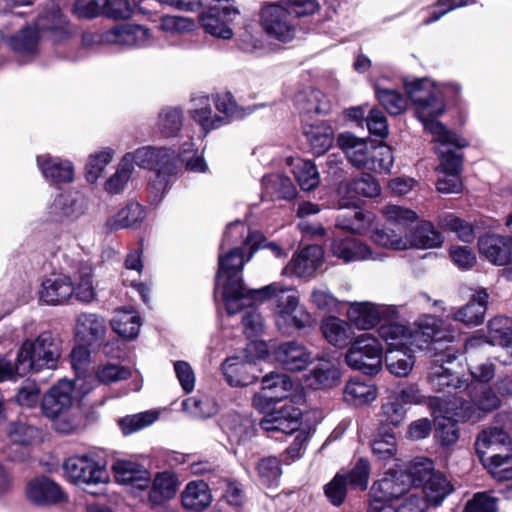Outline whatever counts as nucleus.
<instances>
[{
    "label": "nucleus",
    "mask_w": 512,
    "mask_h": 512,
    "mask_svg": "<svg viewBox=\"0 0 512 512\" xmlns=\"http://www.w3.org/2000/svg\"><path fill=\"white\" fill-rule=\"evenodd\" d=\"M84 199L80 196L58 195L48 207V220L56 223L71 222L84 214Z\"/></svg>",
    "instance_id": "obj_23"
},
{
    "label": "nucleus",
    "mask_w": 512,
    "mask_h": 512,
    "mask_svg": "<svg viewBox=\"0 0 512 512\" xmlns=\"http://www.w3.org/2000/svg\"><path fill=\"white\" fill-rule=\"evenodd\" d=\"M426 500L417 490L409 492L405 497L386 507L376 505L373 512H426Z\"/></svg>",
    "instance_id": "obj_54"
},
{
    "label": "nucleus",
    "mask_w": 512,
    "mask_h": 512,
    "mask_svg": "<svg viewBox=\"0 0 512 512\" xmlns=\"http://www.w3.org/2000/svg\"><path fill=\"white\" fill-rule=\"evenodd\" d=\"M113 152L110 149L99 151L90 155L86 164V178L90 183H94L101 176L105 167L111 162Z\"/></svg>",
    "instance_id": "obj_59"
},
{
    "label": "nucleus",
    "mask_w": 512,
    "mask_h": 512,
    "mask_svg": "<svg viewBox=\"0 0 512 512\" xmlns=\"http://www.w3.org/2000/svg\"><path fill=\"white\" fill-rule=\"evenodd\" d=\"M331 255L343 263L377 260L381 254L374 252L367 244L355 237L334 238L328 250Z\"/></svg>",
    "instance_id": "obj_15"
},
{
    "label": "nucleus",
    "mask_w": 512,
    "mask_h": 512,
    "mask_svg": "<svg viewBox=\"0 0 512 512\" xmlns=\"http://www.w3.org/2000/svg\"><path fill=\"white\" fill-rule=\"evenodd\" d=\"M380 338L388 346L387 351L421 349V343L414 330L400 323L382 324L378 329Z\"/></svg>",
    "instance_id": "obj_22"
},
{
    "label": "nucleus",
    "mask_w": 512,
    "mask_h": 512,
    "mask_svg": "<svg viewBox=\"0 0 512 512\" xmlns=\"http://www.w3.org/2000/svg\"><path fill=\"white\" fill-rule=\"evenodd\" d=\"M452 491L451 484L443 474H436L431 480L422 485V491H418L424 497L427 505H439Z\"/></svg>",
    "instance_id": "obj_51"
},
{
    "label": "nucleus",
    "mask_w": 512,
    "mask_h": 512,
    "mask_svg": "<svg viewBox=\"0 0 512 512\" xmlns=\"http://www.w3.org/2000/svg\"><path fill=\"white\" fill-rule=\"evenodd\" d=\"M437 402L439 414L436 416V435L443 445L449 446L459 438L457 422L474 418L479 409L474 403L457 396L438 399Z\"/></svg>",
    "instance_id": "obj_7"
},
{
    "label": "nucleus",
    "mask_w": 512,
    "mask_h": 512,
    "mask_svg": "<svg viewBox=\"0 0 512 512\" xmlns=\"http://www.w3.org/2000/svg\"><path fill=\"white\" fill-rule=\"evenodd\" d=\"M345 399L355 405L372 402L376 398V388L373 384L360 379H351L345 386Z\"/></svg>",
    "instance_id": "obj_53"
},
{
    "label": "nucleus",
    "mask_w": 512,
    "mask_h": 512,
    "mask_svg": "<svg viewBox=\"0 0 512 512\" xmlns=\"http://www.w3.org/2000/svg\"><path fill=\"white\" fill-rule=\"evenodd\" d=\"M441 324V320L433 315H424L417 320L415 323L417 329L414 330V334L418 335L421 348L439 333Z\"/></svg>",
    "instance_id": "obj_62"
},
{
    "label": "nucleus",
    "mask_w": 512,
    "mask_h": 512,
    "mask_svg": "<svg viewBox=\"0 0 512 512\" xmlns=\"http://www.w3.org/2000/svg\"><path fill=\"white\" fill-rule=\"evenodd\" d=\"M382 213L386 222L394 227H400L410 231V224L414 223L418 216L417 213L409 208L389 204L382 208Z\"/></svg>",
    "instance_id": "obj_55"
},
{
    "label": "nucleus",
    "mask_w": 512,
    "mask_h": 512,
    "mask_svg": "<svg viewBox=\"0 0 512 512\" xmlns=\"http://www.w3.org/2000/svg\"><path fill=\"white\" fill-rule=\"evenodd\" d=\"M76 400L74 383L61 380L54 385L42 399L44 414L53 420L56 431L64 434L72 433L79 424L75 413Z\"/></svg>",
    "instance_id": "obj_3"
},
{
    "label": "nucleus",
    "mask_w": 512,
    "mask_h": 512,
    "mask_svg": "<svg viewBox=\"0 0 512 512\" xmlns=\"http://www.w3.org/2000/svg\"><path fill=\"white\" fill-rule=\"evenodd\" d=\"M321 330L324 338L338 348L346 347L353 334L349 323L334 316L323 320Z\"/></svg>",
    "instance_id": "obj_40"
},
{
    "label": "nucleus",
    "mask_w": 512,
    "mask_h": 512,
    "mask_svg": "<svg viewBox=\"0 0 512 512\" xmlns=\"http://www.w3.org/2000/svg\"><path fill=\"white\" fill-rule=\"evenodd\" d=\"M262 185L265 192L273 198L292 200L297 196V189L291 179L281 174L265 176Z\"/></svg>",
    "instance_id": "obj_46"
},
{
    "label": "nucleus",
    "mask_w": 512,
    "mask_h": 512,
    "mask_svg": "<svg viewBox=\"0 0 512 512\" xmlns=\"http://www.w3.org/2000/svg\"><path fill=\"white\" fill-rule=\"evenodd\" d=\"M509 441L511 439L503 429L497 427L487 428L477 437L475 443L477 454H491L497 447L507 450Z\"/></svg>",
    "instance_id": "obj_45"
},
{
    "label": "nucleus",
    "mask_w": 512,
    "mask_h": 512,
    "mask_svg": "<svg viewBox=\"0 0 512 512\" xmlns=\"http://www.w3.org/2000/svg\"><path fill=\"white\" fill-rule=\"evenodd\" d=\"M158 127L166 136L175 135L182 127V113L177 108H166L159 114Z\"/></svg>",
    "instance_id": "obj_61"
},
{
    "label": "nucleus",
    "mask_w": 512,
    "mask_h": 512,
    "mask_svg": "<svg viewBox=\"0 0 512 512\" xmlns=\"http://www.w3.org/2000/svg\"><path fill=\"white\" fill-rule=\"evenodd\" d=\"M264 294L269 298L271 290H222V298L229 314H235L245 307L261 300Z\"/></svg>",
    "instance_id": "obj_41"
},
{
    "label": "nucleus",
    "mask_w": 512,
    "mask_h": 512,
    "mask_svg": "<svg viewBox=\"0 0 512 512\" xmlns=\"http://www.w3.org/2000/svg\"><path fill=\"white\" fill-rule=\"evenodd\" d=\"M371 449L377 461L388 462L395 459L398 452L395 434L384 427L379 428L371 441Z\"/></svg>",
    "instance_id": "obj_42"
},
{
    "label": "nucleus",
    "mask_w": 512,
    "mask_h": 512,
    "mask_svg": "<svg viewBox=\"0 0 512 512\" xmlns=\"http://www.w3.org/2000/svg\"><path fill=\"white\" fill-rule=\"evenodd\" d=\"M75 335L89 344L101 341L106 334L103 317L94 313H82L77 317Z\"/></svg>",
    "instance_id": "obj_31"
},
{
    "label": "nucleus",
    "mask_w": 512,
    "mask_h": 512,
    "mask_svg": "<svg viewBox=\"0 0 512 512\" xmlns=\"http://www.w3.org/2000/svg\"><path fill=\"white\" fill-rule=\"evenodd\" d=\"M482 344H484V339L482 337H471L465 343L468 370L475 388H477L475 383L487 384L495 377L496 374V365L491 359L487 358L479 361L477 358L476 349ZM485 388L488 387L485 386ZM483 389L484 387L481 388L479 394L476 392V389H474V395L480 396Z\"/></svg>",
    "instance_id": "obj_19"
},
{
    "label": "nucleus",
    "mask_w": 512,
    "mask_h": 512,
    "mask_svg": "<svg viewBox=\"0 0 512 512\" xmlns=\"http://www.w3.org/2000/svg\"><path fill=\"white\" fill-rule=\"evenodd\" d=\"M409 240L411 248H437L444 242V237L441 232L437 231L432 223L422 222L413 231L410 230Z\"/></svg>",
    "instance_id": "obj_47"
},
{
    "label": "nucleus",
    "mask_w": 512,
    "mask_h": 512,
    "mask_svg": "<svg viewBox=\"0 0 512 512\" xmlns=\"http://www.w3.org/2000/svg\"><path fill=\"white\" fill-rule=\"evenodd\" d=\"M370 159L369 170L375 172H389L394 163L392 150L385 144L373 145Z\"/></svg>",
    "instance_id": "obj_60"
},
{
    "label": "nucleus",
    "mask_w": 512,
    "mask_h": 512,
    "mask_svg": "<svg viewBox=\"0 0 512 512\" xmlns=\"http://www.w3.org/2000/svg\"><path fill=\"white\" fill-rule=\"evenodd\" d=\"M7 433L12 443L28 445L37 437L38 430L33 425L17 422L10 425Z\"/></svg>",
    "instance_id": "obj_64"
},
{
    "label": "nucleus",
    "mask_w": 512,
    "mask_h": 512,
    "mask_svg": "<svg viewBox=\"0 0 512 512\" xmlns=\"http://www.w3.org/2000/svg\"><path fill=\"white\" fill-rule=\"evenodd\" d=\"M176 153L168 148L146 146L137 149L132 155V162L142 168L164 174H174Z\"/></svg>",
    "instance_id": "obj_16"
},
{
    "label": "nucleus",
    "mask_w": 512,
    "mask_h": 512,
    "mask_svg": "<svg viewBox=\"0 0 512 512\" xmlns=\"http://www.w3.org/2000/svg\"><path fill=\"white\" fill-rule=\"evenodd\" d=\"M260 24L270 36L282 42L294 38L295 29L289 17V11L282 6L272 3L262 7Z\"/></svg>",
    "instance_id": "obj_12"
},
{
    "label": "nucleus",
    "mask_w": 512,
    "mask_h": 512,
    "mask_svg": "<svg viewBox=\"0 0 512 512\" xmlns=\"http://www.w3.org/2000/svg\"><path fill=\"white\" fill-rule=\"evenodd\" d=\"M303 130L314 155L321 156L332 146L333 130L326 123L305 124Z\"/></svg>",
    "instance_id": "obj_37"
},
{
    "label": "nucleus",
    "mask_w": 512,
    "mask_h": 512,
    "mask_svg": "<svg viewBox=\"0 0 512 512\" xmlns=\"http://www.w3.org/2000/svg\"><path fill=\"white\" fill-rule=\"evenodd\" d=\"M60 354V342L56 335L44 331L34 340L23 342L16 360L17 373L23 376L30 371L54 369Z\"/></svg>",
    "instance_id": "obj_4"
},
{
    "label": "nucleus",
    "mask_w": 512,
    "mask_h": 512,
    "mask_svg": "<svg viewBox=\"0 0 512 512\" xmlns=\"http://www.w3.org/2000/svg\"><path fill=\"white\" fill-rule=\"evenodd\" d=\"M337 143L354 167L369 169L373 149L372 143L357 138L350 133L340 134Z\"/></svg>",
    "instance_id": "obj_25"
},
{
    "label": "nucleus",
    "mask_w": 512,
    "mask_h": 512,
    "mask_svg": "<svg viewBox=\"0 0 512 512\" xmlns=\"http://www.w3.org/2000/svg\"><path fill=\"white\" fill-rule=\"evenodd\" d=\"M288 164L291 166V172L302 190L311 191L319 185V172L312 161L292 158L288 159Z\"/></svg>",
    "instance_id": "obj_43"
},
{
    "label": "nucleus",
    "mask_w": 512,
    "mask_h": 512,
    "mask_svg": "<svg viewBox=\"0 0 512 512\" xmlns=\"http://www.w3.org/2000/svg\"><path fill=\"white\" fill-rule=\"evenodd\" d=\"M484 343L500 346L512 356V319L505 316H496L488 321L487 335Z\"/></svg>",
    "instance_id": "obj_30"
},
{
    "label": "nucleus",
    "mask_w": 512,
    "mask_h": 512,
    "mask_svg": "<svg viewBox=\"0 0 512 512\" xmlns=\"http://www.w3.org/2000/svg\"><path fill=\"white\" fill-rule=\"evenodd\" d=\"M178 480L172 472H161L156 475L147 493V500L152 505H161L172 499L178 489Z\"/></svg>",
    "instance_id": "obj_36"
},
{
    "label": "nucleus",
    "mask_w": 512,
    "mask_h": 512,
    "mask_svg": "<svg viewBox=\"0 0 512 512\" xmlns=\"http://www.w3.org/2000/svg\"><path fill=\"white\" fill-rule=\"evenodd\" d=\"M37 164L43 176L52 182H71L73 180L74 168L68 160L50 155H40L37 157Z\"/></svg>",
    "instance_id": "obj_33"
},
{
    "label": "nucleus",
    "mask_w": 512,
    "mask_h": 512,
    "mask_svg": "<svg viewBox=\"0 0 512 512\" xmlns=\"http://www.w3.org/2000/svg\"><path fill=\"white\" fill-rule=\"evenodd\" d=\"M274 355L277 362L290 371H301L312 362L311 353L296 341L279 344Z\"/></svg>",
    "instance_id": "obj_24"
},
{
    "label": "nucleus",
    "mask_w": 512,
    "mask_h": 512,
    "mask_svg": "<svg viewBox=\"0 0 512 512\" xmlns=\"http://www.w3.org/2000/svg\"><path fill=\"white\" fill-rule=\"evenodd\" d=\"M375 95L379 103L391 115H399L404 112L408 106V100L398 91L385 87L380 82L374 86Z\"/></svg>",
    "instance_id": "obj_48"
},
{
    "label": "nucleus",
    "mask_w": 512,
    "mask_h": 512,
    "mask_svg": "<svg viewBox=\"0 0 512 512\" xmlns=\"http://www.w3.org/2000/svg\"><path fill=\"white\" fill-rule=\"evenodd\" d=\"M387 308L370 302L352 303L347 311L349 322L359 330L375 327L385 316Z\"/></svg>",
    "instance_id": "obj_26"
},
{
    "label": "nucleus",
    "mask_w": 512,
    "mask_h": 512,
    "mask_svg": "<svg viewBox=\"0 0 512 512\" xmlns=\"http://www.w3.org/2000/svg\"><path fill=\"white\" fill-rule=\"evenodd\" d=\"M482 464L497 480L503 481L512 478V442L509 441L507 450L496 448L491 454L479 455Z\"/></svg>",
    "instance_id": "obj_28"
},
{
    "label": "nucleus",
    "mask_w": 512,
    "mask_h": 512,
    "mask_svg": "<svg viewBox=\"0 0 512 512\" xmlns=\"http://www.w3.org/2000/svg\"><path fill=\"white\" fill-rule=\"evenodd\" d=\"M301 410L291 403L274 408L260 421L261 428L268 432H282L291 434L297 431L301 423Z\"/></svg>",
    "instance_id": "obj_17"
},
{
    "label": "nucleus",
    "mask_w": 512,
    "mask_h": 512,
    "mask_svg": "<svg viewBox=\"0 0 512 512\" xmlns=\"http://www.w3.org/2000/svg\"><path fill=\"white\" fill-rule=\"evenodd\" d=\"M406 473L411 477V484L415 486H422L428 480H431L434 475L440 474V472L435 471L433 462L428 458L414 459Z\"/></svg>",
    "instance_id": "obj_57"
},
{
    "label": "nucleus",
    "mask_w": 512,
    "mask_h": 512,
    "mask_svg": "<svg viewBox=\"0 0 512 512\" xmlns=\"http://www.w3.org/2000/svg\"><path fill=\"white\" fill-rule=\"evenodd\" d=\"M192 119L207 134L227 124L240 114L231 94L199 96L193 99L190 110Z\"/></svg>",
    "instance_id": "obj_5"
},
{
    "label": "nucleus",
    "mask_w": 512,
    "mask_h": 512,
    "mask_svg": "<svg viewBox=\"0 0 512 512\" xmlns=\"http://www.w3.org/2000/svg\"><path fill=\"white\" fill-rule=\"evenodd\" d=\"M323 249L318 245H310L294 255L283 269L282 274L296 278L312 277L322 264Z\"/></svg>",
    "instance_id": "obj_20"
},
{
    "label": "nucleus",
    "mask_w": 512,
    "mask_h": 512,
    "mask_svg": "<svg viewBox=\"0 0 512 512\" xmlns=\"http://www.w3.org/2000/svg\"><path fill=\"white\" fill-rule=\"evenodd\" d=\"M28 499L36 505H50L65 498L60 486L47 477L31 480L26 487Z\"/></svg>",
    "instance_id": "obj_27"
},
{
    "label": "nucleus",
    "mask_w": 512,
    "mask_h": 512,
    "mask_svg": "<svg viewBox=\"0 0 512 512\" xmlns=\"http://www.w3.org/2000/svg\"><path fill=\"white\" fill-rule=\"evenodd\" d=\"M300 112L305 114H327L331 110V101L320 90L309 88L300 91L295 97Z\"/></svg>",
    "instance_id": "obj_38"
},
{
    "label": "nucleus",
    "mask_w": 512,
    "mask_h": 512,
    "mask_svg": "<svg viewBox=\"0 0 512 512\" xmlns=\"http://www.w3.org/2000/svg\"><path fill=\"white\" fill-rule=\"evenodd\" d=\"M64 475L75 484L97 485L108 481L105 468L87 456L67 459L63 464Z\"/></svg>",
    "instance_id": "obj_10"
},
{
    "label": "nucleus",
    "mask_w": 512,
    "mask_h": 512,
    "mask_svg": "<svg viewBox=\"0 0 512 512\" xmlns=\"http://www.w3.org/2000/svg\"><path fill=\"white\" fill-rule=\"evenodd\" d=\"M340 208L355 206L359 196L373 198L380 194L378 181L368 173H363L352 180L342 181L337 189Z\"/></svg>",
    "instance_id": "obj_14"
},
{
    "label": "nucleus",
    "mask_w": 512,
    "mask_h": 512,
    "mask_svg": "<svg viewBox=\"0 0 512 512\" xmlns=\"http://www.w3.org/2000/svg\"><path fill=\"white\" fill-rule=\"evenodd\" d=\"M286 291L271 290L269 294V298L276 303L278 325L284 323L297 329L311 326L314 323L312 316L303 307L298 306V299L295 296L287 295Z\"/></svg>",
    "instance_id": "obj_11"
},
{
    "label": "nucleus",
    "mask_w": 512,
    "mask_h": 512,
    "mask_svg": "<svg viewBox=\"0 0 512 512\" xmlns=\"http://www.w3.org/2000/svg\"><path fill=\"white\" fill-rule=\"evenodd\" d=\"M253 366L249 361L240 360L238 357H230L222 364V371L226 381L231 386H247L254 382L251 375Z\"/></svg>",
    "instance_id": "obj_39"
},
{
    "label": "nucleus",
    "mask_w": 512,
    "mask_h": 512,
    "mask_svg": "<svg viewBox=\"0 0 512 512\" xmlns=\"http://www.w3.org/2000/svg\"><path fill=\"white\" fill-rule=\"evenodd\" d=\"M264 235L258 231L248 233L243 247L231 249L226 254L219 255V267L216 275V288H242V269L245 263L244 250H248L247 261L253 253L260 248H270L273 253L280 257L282 249L275 243L266 244Z\"/></svg>",
    "instance_id": "obj_2"
},
{
    "label": "nucleus",
    "mask_w": 512,
    "mask_h": 512,
    "mask_svg": "<svg viewBox=\"0 0 512 512\" xmlns=\"http://www.w3.org/2000/svg\"><path fill=\"white\" fill-rule=\"evenodd\" d=\"M39 31L32 27H26L13 36L3 38L9 47L20 54H34L37 51Z\"/></svg>",
    "instance_id": "obj_49"
},
{
    "label": "nucleus",
    "mask_w": 512,
    "mask_h": 512,
    "mask_svg": "<svg viewBox=\"0 0 512 512\" xmlns=\"http://www.w3.org/2000/svg\"><path fill=\"white\" fill-rule=\"evenodd\" d=\"M182 406L186 412L197 418L211 417L218 412V404L215 399L204 393L187 398L183 401Z\"/></svg>",
    "instance_id": "obj_50"
},
{
    "label": "nucleus",
    "mask_w": 512,
    "mask_h": 512,
    "mask_svg": "<svg viewBox=\"0 0 512 512\" xmlns=\"http://www.w3.org/2000/svg\"><path fill=\"white\" fill-rule=\"evenodd\" d=\"M66 26L67 19L57 7H52L41 14L36 22L38 31H56L62 34L66 32Z\"/></svg>",
    "instance_id": "obj_58"
},
{
    "label": "nucleus",
    "mask_w": 512,
    "mask_h": 512,
    "mask_svg": "<svg viewBox=\"0 0 512 512\" xmlns=\"http://www.w3.org/2000/svg\"><path fill=\"white\" fill-rule=\"evenodd\" d=\"M385 363L391 374L397 377H406L410 374L415 364L413 351H387L385 355Z\"/></svg>",
    "instance_id": "obj_52"
},
{
    "label": "nucleus",
    "mask_w": 512,
    "mask_h": 512,
    "mask_svg": "<svg viewBox=\"0 0 512 512\" xmlns=\"http://www.w3.org/2000/svg\"><path fill=\"white\" fill-rule=\"evenodd\" d=\"M383 347L372 334L357 336L345 355L349 367L365 374H377L382 366Z\"/></svg>",
    "instance_id": "obj_8"
},
{
    "label": "nucleus",
    "mask_w": 512,
    "mask_h": 512,
    "mask_svg": "<svg viewBox=\"0 0 512 512\" xmlns=\"http://www.w3.org/2000/svg\"><path fill=\"white\" fill-rule=\"evenodd\" d=\"M352 216L354 220L349 223L342 222L341 229L349 230L356 234H366L371 230L375 220L373 213L360 209H352Z\"/></svg>",
    "instance_id": "obj_63"
},
{
    "label": "nucleus",
    "mask_w": 512,
    "mask_h": 512,
    "mask_svg": "<svg viewBox=\"0 0 512 512\" xmlns=\"http://www.w3.org/2000/svg\"><path fill=\"white\" fill-rule=\"evenodd\" d=\"M93 288V269L88 263H80L73 277L64 274H52L43 280L41 288Z\"/></svg>",
    "instance_id": "obj_29"
},
{
    "label": "nucleus",
    "mask_w": 512,
    "mask_h": 512,
    "mask_svg": "<svg viewBox=\"0 0 512 512\" xmlns=\"http://www.w3.org/2000/svg\"><path fill=\"white\" fill-rule=\"evenodd\" d=\"M428 381L432 388L437 392L450 393L452 390H467L470 402L474 403L481 411H492L499 407L500 399L491 388H484L480 396L474 395L475 385L468 383L467 380L455 376L449 367L440 364H434L430 367Z\"/></svg>",
    "instance_id": "obj_6"
},
{
    "label": "nucleus",
    "mask_w": 512,
    "mask_h": 512,
    "mask_svg": "<svg viewBox=\"0 0 512 512\" xmlns=\"http://www.w3.org/2000/svg\"><path fill=\"white\" fill-rule=\"evenodd\" d=\"M411 487V477L404 471L388 473L385 477L375 482L371 488V502L369 512L374 507H386L405 497Z\"/></svg>",
    "instance_id": "obj_9"
},
{
    "label": "nucleus",
    "mask_w": 512,
    "mask_h": 512,
    "mask_svg": "<svg viewBox=\"0 0 512 512\" xmlns=\"http://www.w3.org/2000/svg\"><path fill=\"white\" fill-rule=\"evenodd\" d=\"M181 502L187 510L204 511L212 502V494L208 484L202 480L189 482L182 491Z\"/></svg>",
    "instance_id": "obj_32"
},
{
    "label": "nucleus",
    "mask_w": 512,
    "mask_h": 512,
    "mask_svg": "<svg viewBox=\"0 0 512 512\" xmlns=\"http://www.w3.org/2000/svg\"><path fill=\"white\" fill-rule=\"evenodd\" d=\"M410 231L402 229L400 227L393 228L392 225L384 226L380 229L372 231L370 238L371 240L386 249L391 250H407L411 248V242L409 240Z\"/></svg>",
    "instance_id": "obj_35"
},
{
    "label": "nucleus",
    "mask_w": 512,
    "mask_h": 512,
    "mask_svg": "<svg viewBox=\"0 0 512 512\" xmlns=\"http://www.w3.org/2000/svg\"><path fill=\"white\" fill-rule=\"evenodd\" d=\"M237 15V9L229 6L215 5L201 13L199 19L205 32L213 37L228 40L233 37V31L229 23L232 22Z\"/></svg>",
    "instance_id": "obj_18"
},
{
    "label": "nucleus",
    "mask_w": 512,
    "mask_h": 512,
    "mask_svg": "<svg viewBox=\"0 0 512 512\" xmlns=\"http://www.w3.org/2000/svg\"><path fill=\"white\" fill-rule=\"evenodd\" d=\"M439 225L443 229L454 232L461 241L471 242L475 238L473 226L454 214L442 216L439 220Z\"/></svg>",
    "instance_id": "obj_56"
},
{
    "label": "nucleus",
    "mask_w": 512,
    "mask_h": 512,
    "mask_svg": "<svg viewBox=\"0 0 512 512\" xmlns=\"http://www.w3.org/2000/svg\"><path fill=\"white\" fill-rule=\"evenodd\" d=\"M405 91L415 107L417 118L425 129L433 135V140L438 143L437 153L440 165L439 173L460 174L462 170V155L454 152L452 148H464L468 142L448 130L436 118L445 111V96L449 90L454 93L460 91L456 84L436 85L429 78L415 79L405 82Z\"/></svg>",
    "instance_id": "obj_1"
},
{
    "label": "nucleus",
    "mask_w": 512,
    "mask_h": 512,
    "mask_svg": "<svg viewBox=\"0 0 512 512\" xmlns=\"http://www.w3.org/2000/svg\"><path fill=\"white\" fill-rule=\"evenodd\" d=\"M146 463V458L130 457V497H138L150 487L151 474Z\"/></svg>",
    "instance_id": "obj_44"
},
{
    "label": "nucleus",
    "mask_w": 512,
    "mask_h": 512,
    "mask_svg": "<svg viewBox=\"0 0 512 512\" xmlns=\"http://www.w3.org/2000/svg\"><path fill=\"white\" fill-rule=\"evenodd\" d=\"M487 299L486 290H478L472 300L454 312L452 318L467 326L482 324L487 310Z\"/></svg>",
    "instance_id": "obj_34"
},
{
    "label": "nucleus",
    "mask_w": 512,
    "mask_h": 512,
    "mask_svg": "<svg viewBox=\"0 0 512 512\" xmlns=\"http://www.w3.org/2000/svg\"><path fill=\"white\" fill-rule=\"evenodd\" d=\"M74 12L80 18H94L104 12L114 20L126 19L128 0H77Z\"/></svg>",
    "instance_id": "obj_21"
},
{
    "label": "nucleus",
    "mask_w": 512,
    "mask_h": 512,
    "mask_svg": "<svg viewBox=\"0 0 512 512\" xmlns=\"http://www.w3.org/2000/svg\"><path fill=\"white\" fill-rule=\"evenodd\" d=\"M293 387V382L289 376L271 372L263 377L261 392L253 397L252 404L256 409L264 411L271 402L288 398Z\"/></svg>",
    "instance_id": "obj_13"
}]
</instances>
